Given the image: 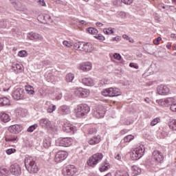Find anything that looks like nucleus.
Instances as JSON below:
<instances>
[{
	"label": "nucleus",
	"instance_id": "nucleus-1",
	"mask_svg": "<svg viewBox=\"0 0 176 176\" xmlns=\"http://www.w3.org/2000/svg\"><path fill=\"white\" fill-rule=\"evenodd\" d=\"M25 166L26 170L28 173H30V174L38 173L39 170L36 164V161H35V159L32 158V157H26L25 158Z\"/></svg>",
	"mask_w": 176,
	"mask_h": 176
},
{
	"label": "nucleus",
	"instance_id": "nucleus-2",
	"mask_svg": "<svg viewBox=\"0 0 176 176\" xmlns=\"http://www.w3.org/2000/svg\"><path fill=\"white\" fill-rule=\"evenodd\" d=\"M74 112L76 118H83V116H87V113L90 112V107L87 104H78L74 109Z\"/></svg>",
	"mask_w": 176,
	"mask_h": 176
},
{
	"label": "nucleus",
	"instance_id": "nucleus-3",
	"mask_svg": "<svg viewBox=\"0 0 176 176\" xmlns=\"http://www.w3.org/2000/svg\"><path fill=\"white\" fill-rule=\"evenodd\" d=\"M102 96H104V97H118V96H122V91H120L118 88L110 87L104 89L102 91Z\"/></svg>",
	"mask_w": 176,
	"mask_h": 176
},
{
	"label": "nucleus",
	"instance_id": "nucleus-4",
	"mask_svg": "<svg viewBox=\"0 0 176 176\" xmlns=\"http://www.w3.org/2000/svg\"><path fill=\"white\" fill-rule=\"evenodd\" d=\"M102 157H104L102 153H98L93 155L87 161L88 166L90 167H96V166L102 160Z\"/></svg>",
	"mask_w": 176,
	"mask_h": 176
},
{
	"label": "nucleus",
	"instance_id": "nucleus-5",
	"mask_svg": "<svg viewBox=\"0 0 176 176\" xmlns=\"http://www.w3.org/2000/svg\"><path fill=\"white\" fill-rule=\"evenodd\" d=\"M145 153V146L144 145L137 146L133 151L132 157L133 160H138L144 156Z\"/></svg>",
	"mask_w": 176,
	"mask_h": 176
},
{
	"label": "nucleus",
	"instance_id": "nucleus-6",
	"mask_svg": "<svg viewBox=\"0 0 176 176\" xmlns=\"http://www.w3.org/2000/svg\"><path fill=\"white\" fill-rule=\"evenodd\" d=\"M62 174L64 176H75L78 174V168L74 165H68L63 169Z\"/></svg>",
	"mask_w": 176,
	"mask_h": 176
},
{
	"label": "nucleus",
	"instance_id": "nucleus-7",
	"mask_svg": "<svg viewBox=\"0 0 176 176\" xmlns=\"http://www.w3.org/2000/svg\"><path fill=\"white\" fill-rule=\"evenodd\" d=\"M93 115L96 119H101L105 115V108L102 106L97 107L93 109Z\"/></svg>",
	"mask_w": 176,
	"mask_h": 176
},
{
	"label": "nucleus",
	"instance_id": "nucleus-8",
	"mask_svg": "<svg viewBox=\"0 0 176 176\" xmlns=\"http://www.w3.org/2000/svg\"><path fill=\"white\" fill-rule=\"evenodd\" d=\"M68 157V153L65 151H58L56 155L54 160L56 163H61L63 160H65Z\"/></svg>",
	"mask_w": 176,
	"mask_h": 176
},
{
	"label": "nucleus",
	"instance_id": "nucleus-9",
	"mask_svg": "<svg viewBox=\"0 0 176 176\" xmlns=\"http://www.w3.org/2000/svg\"><path fill=\"white\" fill-rule=\"evenodd\" d=\"M12 96L14 100H16L17 101L19 100H21L23 97H24V89L21 88H17L14 90Z\"/></svg>",
	"mask_w": 176,
	"mask_h": 176
},
{
	"label": "nucleus",
	"instance_id": "nucleus-10",
	"mask_svg": "<svg viewBox=\"0 0 176 176\" xmlns=\"http://www.w3.org/2000/svg\"><path fill=\"white\" fill-rule=\"evenodd\" d=\"M58 113L62 116L69 115L71 113V107L67 104H63L58 107Z\"/></svg>",
	"mask_w": 176,
	"mask_h": 176
},
{
	"label": "nucleus",
	"instance_id": "nucleus-11",
	"mask_svg": "<svg viewBox=\"0 0 176 176\" xmlns=\"http://www.w3.org/2000/svg\"><path fill=\"white\" fill-rule=\"evenodd\" d=\"M157 91L160 96H167L170 93V88L167 85H161L157 87Z\"/></svg>",
	"mask_w": 176,
	"mask_h": 176
},
{
	"label": "nucleus",
	"instance_id": "nucleus-12",
	"mask_svg": "<svg viewBox=\"0 0 176 176\" xmlns=\"http://www.w3.org/2000/svg\"><path fill=\"white\" fill-rule=\"evenodd\" d=\"M93 50H94L93 44L82 42V45H81V52H85V53H91Z\"/></svg>",
	"mask_w": 176,
	"mask_h": 176
},
{
	"label": "nucleus",
	"instance_id": "nucleus-13",
	"mask_svg": "<svg viewBox=\"0 0 176 176\" xmlns=\"http://www.w3.org/2000/svg\"><path fill=\"white\" fill-rule=\"evenodd\" d=\"M10 171L13 175H20L21 174V168L19 164L11 165Z\"/></svg>",
	"mask_w": 176,
	"mask_h": 176
},
{
	"label": "nucleus",
	"instance_id": "nucleus-14",
	"mask_svg": "<svg viewBox=\"0 0 176 176\" xmlns=\"http://www.w3.org/2000/svg\"><path fill=\"white\" fill-rule=\"evenodd\" d=\"M59 146H71L72 145V138H65L61 139L58 142Z\"/></svg>",
	"mask_w": 176,
	"mask_h": 176
},
{
	"label": "nucleus",
	"instance_id": "nucleus-15",
	"mask_svg": "<svg viewBox=\"0 0 176 176\" xmlns=\"http://www.w3.org/2000/svg\"><path fill=\"white\" fill-rule=\"evenodd\" d=\"M28 38L30 41H35V40L43 41V36H42V35H41L38 33H35L34 32H31L30 33H28Z\"/></svg>",
	"mask_w": 176,
	"mask_h": 176
},
{
	"label": "nucleus",
	"instance_id": "nucleus-16",
	"mask_svg": "<svg viewBox=\"0 0 176 176\" xmlns=\"http://www.w3.org/2000/svg\"><path fill=\"white\" fill-rule=\"evenodd\" d=\"M153 157L157 162L158 163H162L164 159V156H163V154L162 152L155 150L153 152Z\"/></svg>",
	"mask_w": 176,
	"mask_h": 176
},
{
	"label": "nucleus",
	"instance_id": "nucleus-17",
	"mask_svg": "<svg viewBox=\"0 0 176 176\" xmlns=\"http://www.w3.org/2000/svg\"><path fill=\"white\" fill-rule=\"evenodd\" d=\"M76 130V126L69 123L65 124L63 126V131H65V133H72V134H74Z\"/></svg>",
	"mask_w": 176,
	"mask_h": 176
},
{
	"label": "nucleus",
	"instance_id": "nucleus-18",
	"mask_svg": "<svg viewBox=\"0 0 176 176\" xmlns=\"http://www.w3.org/2000/svg\"><path fill=\"white\" fill-rule=\"evenodd\" d=\"M175 102L174 98H167L166 99H161L159 100L158 104L162 107H166V105H170L173 102Z\"/></svg>",
	"mask_w": 176,
	"mask_h": 176
},
{
	"label": "nucleus",
	"instance_id": "nucleus-19",
	"mask_svg": "<svg viewBox=\"0 0 176 176\" xmlns=\"http://www.w3.org/2000/svg\"><path fill=\"white\" fill-rule=\"evenodd\" d=\"M10 133L12 134H19L23 130V127L19 124L12 125L8 128Z\"/></svg>",
	"mask_w": 176,
	"mask_h": 176
},
{
	"label": "nucleus",
	"instance_id": "nucleus-20",
	"mask_svg": "<svg viewBox=\"0 0 176 176\" xmlns=\"http://www.w3.org/2000/svg\"><path fill=\"white\" fill-rule=\"evenodd\" d=\"M39 124L41 127L44 129H50L52 128V122L47 118H43L39 120Z\"/></svg>",
	"mask_w": 176,
	"mask_h": 176
},
{
	"label": "nucleus",
	"instance_id": "nucleus-21",
	"mask_svg": "<svg viewBox=\"0 0 176 176\" xmlns=\"http://www.w3.org/2000/svg\"><path fill=\"white\" fill-rule=\"evenodd\" d=\"M101 141V137L100 135L94 136L88 140V144L89 145H97Z\"/></svg>",
	"mask_w": 176,
	"mask_h": 176
},
{
	"label": "nucleus",
	"instance_id": "nucleus-22",
	"mask_svg": "<svg viewBox=\"0 0 176 176\" xmlns=\"http://www.w3.org/2000/svg\"><path fill=\"white\" fill-rule=\"evenodd\" d=\"M80 68L82 71H84V72H86V71H90L92 68L91 63L85 62L80 65Z\"/></svg>",
	"mask_w": 176,
	"mask_h": 176
},
{
	"label": "nucleus",
	"instance_id": "nucleus-23",
	"mask_svg": "<svg viewBox=\"0 0 176 176\" xmlns=\"http://www.w3.org/2000/svg\"><path fill=\"white\" fill-rule=\"evenodd\" d=\"M82 82L85 86H94V81L91 78H84L82 79Z\"/></svg>",
	"mask_w": 176,
	"mask_h": 176
},
{
	"label": "nucleus",
	"instance_id": "nucleus-24",
	"mask_svg": "<svg viewBox=\"0 0 176 176\" xmlns=\"http://www.w3.org/2000/svg\"><path fill=\"white\" fill-rule=\"evenodd\" d=\"M0 119L1 122H3L4 123H8V122H10V116H8V113L1 112L0 113Z\"/></svg>",
	"mask_w": 176,
	"mask_h": 176
},
{
	"label": "nucleus",
	"instance_id": "nucleus-25",
	"mask_svg": "<svg viewBox=\"0 0 176 176\" xmlns=\"http://www.w3.org/2000/svg\"><path fill=\"white\" fill-rule=\"evenodd\" d=\"M0 105H1V107L10 105V100L6 97L0 98Z\"/></svg>",
	"mask_w": 176,
	"mask_h": 176
},
{
	"label": "nucleus",
	"instance_id": "nucleus-26",
	"mask_svg": "<svg viewBox=\"0 0 176 176\" xmlns=\"http://www.w3.org/2000/svg\"><path fill=\"white\" fill-rule=\"evenodd\" d=\"M168 126L171 130L176 131V120L174 118L169 119Z\"/></svg>",
	"mask_w": 176,
	"mask_h": 176
},
{
	"label": "nucleus",
	"instance_id": "nucleus-27",
	"mask_svg": "<svg viewBox=\"0 0 176 176\" xmlns=\"http://www.w3.org/2000/svg\"><path fill=\"white\" fill-rule=\"evenodd\" d=\"M45 78L48 82H54L56 80V76H54V74L52 72H47L45 74Z\"/></svg>",
	"mask_w": 176,
	"mask_h": 176
},
{
	"label": "nucleus",
	"instance_id": "nucleus-28",
	"mask_svg": "<svg viewBox=\"0 0 176 176\" xmlns=\"http://www.w3.org/2000/svg\"><path fill=\"white\" fill-rule=\"evenodd\" d=\"M131 170L133 171V175H138V174H141V168L137 166H133L131 168Z\"/></svg>",
	"mask_w": 176,
	"mask_h": 176
},
{
	"label": "nucleus",
	"instance_id": "nucleus-29",
	"mask_svg": "<svg viewBox=\"0 0 176 176\" xmlns=\"http://www.w3.org/2000/svg\"><path fill=\"white\" fill-rule=\"evenodd\" d=\"M12 68L14 71H16L17 72H21V71H23V65L19 63H15L12 65Z\"/></svg>",
	"mask_w": 176,
	"mask_h": 176
},
{
	"label": "nucleus",
	"instance_id": "nucleus-30",
	"mask_svg": "<svg viewBox=\"0 0 176 176\" xmlns=\"http://www.w3.org/2000/svg\"><path fill=\"white\" fill-rule=\"evenodd\" d=\"M52 144V139L50 138H47L44 139L43 142V145L44 148H49L50 145Z\"/></svg>",
	"mask_w": 176,
	"mask_h": 176
},
{
	"label": "nucleus",
	"instance_id": "nucleus-31",
	"mask_svg": "<svg viewBox=\"0 0 176 176\" xmlns=\"http://www.w3.org/2000/svg\"><path fill=\"white\" fill-rule=\"evenodd\" d=\"M115 176H130L129 172L126 170H117L116 171Z\"/></svg>",
	"mask_w": 176,
	"mask_h": 176
},
{
	"label": "nucleus",
	"instance_id": "nucleus-32",
	"mask_svg": "<svg viewBox=\"0 0 176 176\" xmlns=\"http://www.w3.org/2000/svg\"><path fill=\"white\" fill-rule=\"evenodd\" d=\"M75 78V75L72 73H69L65 76V80L67 82H71L74 80Z\"/></svg>",
	"mask_w": 176,
	"mask_h": 176
},
{
	"label": "nucleus",
	"instance_id": "nucleus-33",
	"mask_svg": "<svg viewBox=\"0 0 176 176\" xmlns=\"http://www.w3.org/2000/svg\"><path fill=\"white\" fill-rule=\"evenodd\" d=\"M9 170L4 166H0V176H7Z\"/></svg>",
	"mask_w": 176,
	"mask_h": 176
},
{
	"label": "nucleus",
	"instance_id": "nucleus-34",
	"mask_svg": "<svg viewBox=\"0 0 176 176\" xmlns=\"http://www.w3.org/2000/svg\"><path fill=\"white\" fill-rule=\"evenodd\" d=\"M89 94H90V91H89V89L82 88V91H81L82 98H85V97H87Z\"/></svg>",
	"mask_w": 176,
	"mask_h": 176
},
{
	"label": "nucleus",
	"instance_id": "nucleus-35",
	"mask_svg": "<svg viewBox=\"0 0 176 176\" xmlns=\"http://www.w3.org/2000/svg\"><path fill=\"white\" fill-rule=\"evenodd\" d=\"M25 90L28 94L33 95L35 93V91H34V87H32L31 85H26Z\"/></svg>",
	"mask_w": 176,
	"mask_h": 176
},
{
	"label": "nucleus",
	"instance_id": "nucleus-36",
	"mask_svg": "<svg viewBox=\"0 0 176 176\" xmlns=\"http://www.w3.org/2000/svg\"><path fill=\"white\" fill-rule=\"evenodd\" d=\"M87 32L91 35H97L98 34V30H97V29L95 28H88Z\"/></svg>",
	"mask_w": 176,
	"mask_h": 176
},
{
	"label": "nucleus",
	"instance_id": "nucleus-37",
	"mask_svg": "<svg viewBox=\"0 0 176 176\" xmlns=\"http://www.w3.org/2000/svg\"><path fill=\"white\" fill-rule=\"evenodd\" d=\"M74 94L77 97H82V87L74 89Z\"/></svg>",
	"mask_w": 176,
	"mask_h": 176
},
{
	"label": "nucleus",
	"instance_id": "nucleus-38",
	"mask_svg": "<svg viewBox=\"0 0 176 176\" xmlns=\"http://www.w3.org/2000/svg\"><path fill=\"white\" fill-rule=\"evenodd\" d=\"M63 98V94L60 89H57L55 93V98L56 100H61Z\"/></svg>",
	"mask_w": 176,
	"mask_h": 176
},
{
	"label": "nucleus",
	"instance_id": "nucleus-39",
	"mask_svg": "<svg viewBox=\"0 0 176 176\" xmlns=\"http://www.w3.org/2000/svg\"><path fill=\"white\" fill-rule=\"evenodd\" d=\"M113 30L112 28H105L103 30V32L106 34V35H111V34H113Z\"/></svg>",
	"mask_w": 176,
	"mask_h": 176
},
{
	"label": "nucleus",
	"instance_id": "nucleus-40",
	"mask_svg": "<svg viewBox=\"0 0 176 176\" xmlns=\"http://www.w3.org/2000/svg\"><path fill=\"white\" fill-rule=\"evenodd\" d=\"M57 109V107H56V105H50L47 109V112L48 113H53V112H54V111Z\"/></svg>",
	"mask_w": 176,
	"mask_h": 176
},
{
	"label": "nucleus",
	"instance_id": "nucleus-41",
	"mask_svg": "<svg viewBox=\"0 0 176 176\" xmlns=\"http://www.w3.org/2000/svg\"><path fill=\"white\" fill-rule=\"evenodd\" d=\"M132 140H134V136L133 135H129L124 138V142H130Z\"/></svg>",
	"mask_w": 176,
	"mask_h": 176
},
{
	"label": "nucleus",
	"instance_id": "nucleus-42",
	"mask_svg": "<svg viewBox=\"0 0 176 176\" xmlns=\"http://www.w3.org/2000/svg\"><path fill=\"white\" fill-rule=\"evenodd\" d=\"M8 25V21L6 19H2L0 21V28H6Z\"/></svg>",
	"mask_w": 176,
	"mask_h": 176
},
{
	"label": "nucleus",
	"instance_id": "nucleus-43",
	"mask_svg": "<svg viewBox=\"0 0 176 176\" xmlns=\"http://www.w3.org/2000/svg\"><path fill=\"white\" fill-rule=\"evenodd\" d=\"M159 122H160V118H155L151 122L150 126H152L153 127V126H156V124H157Z\"/></svg>",
	"mask_w": 176,
	"mask_h": 176
},
{
	"label": "nucleus",
	"instance_id": "nucleus-44",
	"mask_svg": "<svg viewBox=\"0 0 176 176\" xmlns=\"http://www.w3.org/2000/svg\"><path fill=\"white\" fill-rule=\"evenodd\" d=\"M43 19L47 21V23H53V19H52V16L49 14L44 15Z\"/></svg>",
	"mask_w": 176,
	"mask_h": 176
},
{
	"label": "nucleus",
	"instance_id": "nucleus-45",
	"mask_svg": "<svg viewBox=\"0 0 176 176\" xmlns=\"http://www.w3.org/2000/svg\"><path fill=\"white\" fill-rule=\"evenodd\" d=\"M18 56L19 57H27V56H28V54L27 53V51L21 50L18 52Z\"/></svg>",
	"mask_w": 176,
	"mask_h": 176
},
{
	"label": "nucleus",
	"instance_id": "nucleus-46",
	"mask_svg": "<svg viewBox=\"0 0 176 176\" xmlns=\"http://www.w3.org/2000/svg\"><path fill=\"white\" fill-rule=\"evenodd\" d=\"M82 43L83 42H80L74 44V48L76 50H80L81 52Z\"/></svg>",
	"mask_w": 176,
	"mask_h": 176
},
{
	"label": "nucleus",
	"instance_id": "nucleus-47",
	"mask_svg": "<svg viewBox=\"0 0 176 176\" xmlns=\"http://www.w3.org/2000/svg\"><path fill=\"white\" fill-rule=\"evenodd\" d=\"M108 168H109L108 167V164H106L105 165H102L101 167H100L99 170H100V173H104V171H107V170H108Z\"/></svg>",
	"mask_w": 176,
	"mask_h": 176
},
{
	"label": "nucleus",
	"instance_id": "nucleus-48",
	"mask_svg": "<svg viewBox=\"0 0 176 176\" xmlns=\"http://www.w3.org/2000/svg\"><path fill=\"white\" fill-rule=\"evenodd\" d=\"M38 127V124H34L30 126L28 129V131L29 133H32V131H34V130H35L36 128Z\"/></svg>",
	"mask_w": 176,
	"mask_h": 176
},
{
	"label": "nucleus",
	"instance_id": "nucleus-49",
	"mask_svg": "<svg viewBox=\"0 0 176 176\" xmlns=\"http://www.w3.org/2000/svg\"><path fill=\"white\" fill-rule=\"evenodd\" d=\"M63 43L66 47H72V43L71 41H64Z\"/></svg>",
	"mask_w": 176,
	"mask_h": 176
},
{
	"label": "nucleus",
	"instance_id": "nucleus-50",
	"mask_svg": "<svg viewBox=\"0 0 176 176\" xmlns=\"http://www.w3.org/2000/svg\"><path fill=\"white\" fill-rule=\"evenodd\" d=\"M6 153H7V155H12V153H16V148H8L6 150Z\"/></svg>",
	"mask_w": 176,
	"mask_h": 176
},
{
	"label": "nucleus",
	"instance_id": "nucleus-51",
	"mask_svg": "<svg viewBox=\"0 0 176 176\" xmlns=\"http://www.w3.org/2000/svg\"><path fill=\"white\" fill-rule=\"evenodd\" d=\"M95 38L99 41H105V37L101 34L95 36Z\"/></svg>",
	"mask_w": 176,
	"mask_h": 176
},
{
	"label": "nucleus",
	"instance_id": "nucleus-52",
	"mask_svg": "<svg viewBox=\"0 0 176 176\" xmlns=\"http://www.w3.org/2000/svg\"><path fill=\"white\" fill-rule=\"evenodd\" d=\"M97 133V129L95 128H91L89 129V134L93 135Z\"/></svg>",
	"mask_w": 176,
	"mask_h": 176
},
{
	"label": "nucleus",
	"instance_id": "nucleus-53",
	"mask_svg": "<svg viewBox=\"0 0 176 176\" xmlns=\"http://www.w3.org/2000/svg\"><path fill=\"white\" fill-rule=\"evenodd\" d=\"M122 38L124 39H126V41H129L131 43H133V42H134V40L133 39H130V37H129V36H127L126 34H124L122 35Z\"/></svg>",
	"mask_w": 176,
	"mask_h": 176
},
{
	"label": "nucleus",
	"instance_id": "nucleus-54",
	"mask_svg": "<svg viewBox=\"0 0 176 176\" xmlns=\"http://www.w3.org/2000/svg\"><path fill=\"white\" fill-rule=\"evenodd\" d=\"M113 57L116 60H118V61H120V60H122V56H120L119 54H114Z\"/></svg>",
	"mask_w": 176,
	"mask_h": 176
},
{
	"label": "nucleus",
	"instance_id": "nucleus-55",
	"mask_svg": "<svg viewBox=\"0 0 176 176\" xmlns=\"http://www.w3.org/2000/svg\"><path fill=\"white\" fill-rule=\"evenodd\" d=\"M134 2V0H123L124 5H131Z\"/></svg>",
	"mask_w": 176,
	"mask_h": 176
},
{
	"label": "nucleus",
	"instance_id": "nucleus-56",
	"mask_svg": "<svg viewBox=\"0 0 176 176\" xmlns=\"http://www.w3.org/2000/svg\"><path fill=\"white\" fill-rule=\"evenodd\" d=\"M162 41V37L159 36L155 40L153 41L154 45H159V42Z\"/></svg>",
	"mask_w": 176,
	"mask_h": 176
},
{
	"label": "nucleus",
	"instance_id": "nucleus-57",
	"mask_svg": "<svg viewBox=\"0 0 176 176\" xmlns=\"http://www.w3.org/2000/svg\"><path fill=\"white\" fill-rule=\"evenodd\" d=\"M116 5L118 6H123V0H116Z\"/></svg>",
	"mask_w": 176,
	"mask_h": 176
},
{
	"label": "nucleus",
	"instance_id": "nucleus-58",
	"mask_svg": "<svg viewBox=\"0 0 176 176\" xmlns=\"http://www.w3.org/2000/svg\"><path fill=\"white\" fill-rule=\"evenodd\" d=\"M170 111H172V112H176V104L170 105Z\"/></svg>",
	"mask_w": 176,
	"mask_h": 176
},
{
	"label": "nucleus",
	"instance_id": "nucleus-59",
	"mask_svg": "<svg viewBox=\"0 0 176 176\" xmlns=\"http://www.w3.org/2000/svg\"><path fill=\"white\" fill-rule=\"evenodd\" d=\"M38 2L41 6H46V2H45V0H38Z\"/></svg>",
	"mask_w": 176,
	"mask_h": 176
},
{
	"label": "nucleus",
	"instance_id": "nucleus-60",
	"mask_svg": "<svg viewBox=\"0 0 176 176\" xmlns=\"http://www.w3.org/2000/svg\"><path fill=\"white\" fill-rule=\"evenodd\" d=\"M129 67H131V68H135V69H138V65H135V64L133 63L129 64Z\"/></svg>",
	"mask_w": 176,
	"mask_h": 176
},
{
	"label": "nucleus",
	"instance_id": "nucleus-61",
	"mask_svg": "<svg viewBox=\"0 0 176 176\" xmlns=\"http://www.w3.org/2000/svg\"><path fill=\"white\" fill-rule=\"evenodd\" d=\"M22 5L20 3H17L16 4V10H23V8H21Z\"/></svg>",
	"mask_w": 176,
	"mask_h": 176
},
{
	"label": "nucleus",
	"instance_id": "nucleus-62",
	"mask_svg": "<svg viewBox=\"0 0 176 176\" xmlns=\"http://www.w3.org/2000/svg\"><path fill=\"white\" fill-rule=\"evenodd\" d=\"M6 87H3L4 91H8V90L10 89V87H12V86H10V85H9V84H7Z\"/></svg>",
	"mask_w": 176,
	"mask_h": 176
},
{
	"label": "nucleus",
	"instance_id": "nucleus-63",
	"mask_svg": "<svg viewBox=\"0 0 176 176\" xmlns=\"http://www.w3.org/2000/svg\"><path fill=\"white\" fill-rule=\"evenodd\" d=\"M117 160H120L122 159V155L120 154H117L115 157Z\"/></svg>",
	"mask_w": 176,
	"mask_h": 176
},
{
	"label": "nucleus",
	"instance_id": "nucleus-64",
	"mask_svg": "<svg viewBox=\"0 0 176 176\" xmlns=\"http://www.w3.org/2000/svg\"><path fill=\"white\" fill-rule=\"evenodd\" d=\"M111 41H116V42H119V41H120V38L119 37H113Z\"/></svg>",
	"mask_w": 176,
	"mask_h": 176
}]
</instances>
